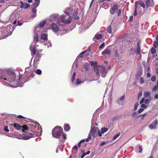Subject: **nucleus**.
Returning a JSON list of instances; mask_svg holds the SVG:
<instances>
[{"label": "nucleus", "mask_w": 158, "mask_h": 158, "mask_svg": "<svg viewBox=\"0 0 158 158\" xmlns=\"http://www.w3.org/2000/svg\"><path fill=\"white\" fill-rule=\"evenodd\" d=\"M59 16L56 15L54 16L53 18L55 19H57V22L59 25H63L64 24H69L71 21L72 19L70 17H69L66 20L67 17L65 15H62L59 17Z\"/></svg>", "instance_id": "obj_1"}, {"label": "nucleus", "mask_w": 158, "mask_h": 158, "mask_svg": "<svg viewBox=\"0 0 158 158\" xmlns=\"http://www.w3.org/2000/svg\"><path fill=\"white\" fill-rule=\"evenodd\" d=\"M7 75L5 76L4 77L2 76H0V77L3 79L4 81L7 80L10 82L17 83V81H16V75L13 72L11 71H8L7 72Z\"/></svg>", "instance_id": "obj_2"}, {"label": "nucleus", "mask_w": 158, "mask_h": 158, "mask_svg": "<svg viewBox=\"0 0 158 158\" xmlns=\"http://www.w3.org/2000/svg\"><path fill=\"white\" fill-rule=\"evenodd\" d=\"M94 71L97 75H99V72L101 73V76L104 78L105 77L107 72V70L104 66H94Z\"/></svg>", "instance_id": "obj_3"}, {"label": "nucleus", "mask_w": 158, "mask_h": 158, "mask_svg": "<svg viewBox=\"0 0 158 158\" xmlns=\"http://www.w3.org/2000/svg\"><path fill=\"white\" fill-rule=\"evenodd\" d=\"M63 130L60 126H56L52 130V135L53 137L56 138H59L63 133Z\"/></svg>", "instance_id": "obj_4"}, {"label": "nucleus", "mask_w": 158, "mask_h": 158, "mask_svg": "<svg viewBox=\"0 0 158 158\" xmlns=\"http://www.w3.org/2000/svg\"><path fill=\"white\" fill-rule=\"evenodd\" d=\"M119 8V6L117 5H114L111 7L110 10V12L111 14L114 15L116 11H117Z\"/></svg>", "instance_id": "obj_5"}, {"label": "nucleus", "mask_w": 158, "mask_h": 158, "mask_svg": "<svg viewBox=\"0 0 158 158\" xmlns=\"http://www.w3.org/2000/svg\"><path fill=\"white\" fill-rule=\"evenodd\" d=\"M158 123V121L157 119H155L151 124L148 126L151 129H156L157 127L156 125Z\"/></svg>", "instance_id": "obj_6"}, {"label": "nucleus", "mask_w": 158, "mask_h": 158, "mask_svg": "<svg viewBox=\"0 0 158 158\" xmlns=\"http://www.w3.org/2000/svg\"><path fill=\"white\" fill-rule=\"evenodd\" d=\"M11 34L12 32L9 31V29L7 28L4 29V33H2L1 35L3 36V38H4L8 35H10Z\"/></svg>", "instance_id": "obj_7"}, {"label": "nucleus", "mask_w": 158, "mask_h": 158, "mask_svg": "<svg viewBox=\"0 0 158 158\" xmlns=\"http://www.w3.org/2000/svg\"><path fill=\"white\" fill-rule=\"evenodd\" d=\"M37 135L33 134L32 133L30 134L29 135H25L23 134V135L22 137V139L24 140L28 139L31 137H35V135Z\"/></svg>", "instance_id": "obj_8"}, {"label": "nucleus", "mask_w": 158, "mask_h": 158, "mask_svg": "<svg viewBox=\"0 0 158 158\" xmlns=\"http://www.w3.org/2000/svg\"><path fill=\"white\" fill-rule=\"evenodd\" d=\"M98 128L97 127H94L91 129L90 132L92 133V136L95 137L97 135V133L98 131Z\"/></svg>", "instance_id": "obj_9"}, {"label": "nucleus", "mask_w": 158, "mask_h": 158, "mask_svg": "<svg viewBox=\"0 0 158 158\" xmlns=\"http://www.w3.org/2000/svg\"><path fill=\"white\" fill-rule=\"evenodd\" d=\"M145 5L148 7H153L154 6V2L152 0H146Z\"/></svg>", "instance_id": "obj_10"}, {"label": "nucleus", "mask_w": 158, "mask_h": 158, "mask_svg": "<svg viewBox=\"0 0 158 158\" xmlns=\"http://www.w3.org/2000/svg\"><path fill=\"white\" fill-rule=\"evenodd\" d=\"M140 41H138L137 43V49L136 51L137 53H136V54L139 55L140 56L141 55L140 52L141 48L140 47Z\"/></svg>", "instance_id": "obj_11"}, {"label": "nucleus", "mask_w": 158, "mask_h": 158, "mask_svg": "<svg viewBox=\"0 0 158 158\" xmlns=\"http://www.w3.org/2000/svg\"><path fill=\"white\" fill-rule=\"evenodd\" d=\"M52 30L56 32L59 31L58 27L55 24L52 23L51 25Z\"/></svg>", "instance_id": "obj_12"}, {"label": "nucleus", "mask_w": 158, "mask_h": 158, "mask_svg": "<svg viewBox=\"0 0 158 158\" xmlns=\"http://www.w3.org/2000/svg\"><path fill=\"white\" fill-rule=\"evenodd\" d=\"M11 125L13 126L14 128L17 130H20L22 129V126H20L19 124L14 123L12 124Z\"/></svg>", "instance_id": "obj_13"}, {"label": "nucleus", "mask_w": 158, "mask_h": 158, "mask_svg": "<svg viewBox=\"0 0 158 158\" xmlns=\"http://www.w3.org/2000/svg\"><path fill=\"white\" fill-rule=\"evenodd\" d=\"M114 26L113 25L111 24L107 28V31L110 33H111L112 31L114 30Z\"/></svg>", "instance_id": "obj_14"}, {"label": "nucleus", "mask_w": 158, "mask_h": 158, "mask_svg": "<svg viewBox=\"0 0 158 158\" xmlns=\"http://www.w3.org/2000/svg\"><path fill=\"white\" fill-rule=\"evenodd\" d=\"M78 9L77 8L74 10V12L73 14V16L74 17H76L74 18V19H79V17L78 16H77L78 14Z\"/></svg>", "instance_id": "obj_15"}, {"label": "nucleus", "mask_w": 158, "mask_h": 158, "mask_svg": "<svg viewBox=\"0 0 158 158\" xmlns=\"http://www.w3.org/2000/svg\"><path fill=\"white\" fill-rule=\"evenodd\" d=\"M111 53V50L109 48H106L105 50L103 51L102 54L103 55L104 54L109 55Z\"/></svg>", "instance_id": "obj_16"}, {"label": "nucleus", "mask_w": 158, "mask_h": 158, "mask_svg": "<svg viewBox=\"0 0 158 158\" xmlns=\"http://www.w3.org/2000/svg\"><path fill=\"white\" fill-rule=\"evenodd\" d=\"M138 7V4L137 2H136L135 3V8L134 10V16H136L137 15V7Z\"/></svg>", "instance_id": "obj_17"}, {"label": "nucleus", "mask_w": 158, "mask_h": 158, "mask_svg": "<svg viewBox=\"0 0 158 158\" xmlns=\"http://www.w3.org/2000/svg\"><path fill=\"white\" fill-rule=\"evenodd\" d=\"M73 10V9H71V8L68 7L67 8V9L65 11V13L68 15H69L71 14V11Z\"/></svg>", "instance_id": "obj_18"}, {"label": "nucleus", "mask_w": 158, "mask_h": 158, "mask_svg": "<svg viewBox=\"0 0 158 158\" xmlns=\"http://www.w3.org/2000/svg\"><path fill=\"white\" fill-rule=\"evenodd\" d=\"M70 129V127L69 124H65L64 126V129L65 131H68Z\"/></svg>", "instance_id": "obj_19"}, {"label": "nucleus", "mask_w": 158, "mask_h": 158, "mask_svg": "<svg viewBox=\"0 0 158 158\" xmlns=\"http://www.w3.org/2000/svg\"><path fill=\"white\" fill-rule=\"evenodd\" d=\"M22 129L21 130H22V131L23 132L25 133L26 132V131L28 130V128L27 125H23V126H22Z\"/></svg>", "instance_id": "obj_20"}, {"label": "nucleus", "mask_w": 158, "mask_h": 158, "mask_svg": "<svg viewBox=\"0 0 158 158\" xmlns=\"http://www.w3.org/2000/svg\"><path fill=\"white\" fill-rule=\"evenodd\" d=\"M89 50H86L85 51L82 52L81 53H80L78 56V57L79 58H83V55L85 53L87 52Z\"/></svg>", "instance_id": "obj_21"}, {"label": "nucleus", "mask_w": 158, "mask_h": 158, "mask_svg": "<svg viewBox=\"0 0 158 158\" xmlns=\"http://www.w3.org/2000/svg\"><path fill=\"white\" fill-rule=\"evenodd\" d=\"M41 39L44 40H48L47 35L46 34H42L41 36Z\"/></svg>", "instance_id": "obj_22"}, {"label": "nucleus", "mask_w": 158, "mask_h": 158, "mask_svg": "<svg viewBox=\"0 0 158 158\" xmlns=\"http://www.w3.org/2000/svg\"><path fill=\"white\" fill-rule=\"evenodd\" d=\"M31 55L32 56H33L34 55L36 52V49L35 47H33L32 48L31 50Z\"/></svg>", "instance_id": "obj_23"}, {"label": "nucleus", "mask_w": 158, "mask_h": 158, "mask_svg": "<svg viewBox=\"0 0 158 158\" xmlns=\"http://www.w3.org/2000/svg\"><path fill=\"white\" fill-rule=\"evenodd\" d=\"M39 52H38V53H36V58L35 59V60L36 61H39L40 60V59L41 57V56L40 55V54H39Z\"/></svg>", "instance_id": "obj_24"}, {"label": "nucleus", "mask_w": 158, "mask_h": 158, "mask_svg": "<svg viewBox=\"0 0 158 158\" xmlns=\"http://www.w3.org/2000/svg\"><path fill=\"white\" fill-rule=\"evenodd\" d=\"M143 72L142 69H140L138 71L137 73V75L138 77L140 76L142 74Z\"/></svg>", "instance_id": "obj_25"}, {"label": "nucleus", "mask_w": 158, "mask_h": 158, "mask_svg": "<svg viewBox=\"0 0 158 158\" xmlns=\"http://www.w3.org/2000/svg\"><path fill=\"white\" fill-rule=\"evenodd\" d=\"M102 35L100 34H97L95 35V37L97 40H99L102 38Z\"/></svg>", "instance_id": "obj_26"}, {"label": "nucleus", "mask_w": 158, "mask_h": 158, "mask_svg": "<svg viewBox=\"0 0 158 158\" xmlns=\"http://www.w3.org/2000/svg\"><path fill=\"white\" fill-rule=\"evenodd\" d=\"M108 130V129L106 127H102L101 129V131L102 133L103 134Z\"/></svg>", "instance_id": "obj_27"}, {"label": "nucleus", "mask_w": 158, "mask_h": 158, "mask_svg": "<svg viewBox=\"0 0 158 158\" xmlns=\"http://www.w3.org/2000/svg\"><path fill=\"white\" fill-rule=\"evenodd\" d=\"M138 4H139L140 6H142L143 8H144L145 7V5L144 3L143 2L139 1Z\"/></svg>", "instance_id": "obj_28"}, {"label": "nucleus", "mask_w": 158, "mask_h": 158, "mask_svg": "<svg viewBox=\"0 0 158 158\" xmlns=\"http://www.w3.org/2000/svg\"><path fill=\"white\" fill-rule=\"evenodd\" d=\"M144 96L145 98H150V93L148 92H145L144 93Z\"/></svg>", "instance_id": "obj_29"}, {"label": "nucleus", "mask_w": 158, "mask_h": 158, "mask_svg": "<svg viewBox=\"0 0 158 158\" xmlns=\"http://www.w3.org/2000/svg\"><path fill=\"white\" fill-rule=\"evenodd\" d=\"M156 50L154 47H152L151 50V53L152 54H154L156 52Z\"/></svg>", "instance_id": "obj_30"}, {"label": "nucleus", "mask_w": 158, "mask_h": 158, "mask_svg": "<svg viewBox=\"0 0 158 158\" xmlns=\"http://www.w3.org/2000/svg\"><path fill=\"white\" fill-rule=\"evenodd\" d=\"M34 41L36 42H38V34H36L35 36H34Z\"/></svg>", "instance_id": "obj_31"}, {"label": "nucleus", "mask_w": 158, "mask_h": 158, "mask_svg": "<svg viewBox=\"0 0 158 158\" xmlns=\"http://www.w3.org/2000/svg\"><path fill=\"white\" fill-rule=\"evenodd\" d=\"M35 73L38 75H41L42 74V71L40 69H37L35 71Z\"/></svg>", "instance_id": "obj_32"}, {"label": "nucleus", "mask_w": 158, "mask_h": 158, "mask_svg": "<svg viewBox=\"0 0 158 158\" xmlns=\"http://www.w3.org/2000/svg\"><path fill=\"white\" fill-rule=\"evenodd\" d=\"M46 23V22L45 21H43L40 23L39 24V26L40 27H43L44 25Z\"/></svg>", "instance_id": "obj_33"}, {"label": "nucleus", "mask_w": 158, "mask_h": 158, "mask_svg": "<svg viewBox=\"0 0 158 158\" xmlns=\"http://www.w3.org/2000/svg\"><path fill=\"white\" fill-rule=\"evenodd\" d=\"M153 45L155 48H156L158 46V42L156 41H155L153 42Z\"/></svg>", "instance_id": "obj_34"}, {"label": "nucleus", "mask_w": 158, "mask_h": 158, "mask_svg": "<svg viewBox=\"0 0 158 158\" xmlns=\"http://www.w3.org/2000/svg\"><path fill=\"white\" fill-rule=\"evenodd\" d=\"M40 4V2H35L33 3V6H35V7H38Z\"/></svg>", "instance_id": "obj_35"}, {"label": "nucleus", "mask_w": 158, "mask_h": 158, "mask_svg": "<svg viewBox=\"0 0 158 158\" xmlns=\"http://www.w3.org/2000/svg\"><path fill=\"white\" fill-rule=\"evenodd\" d=\"M105 45V43L104 42L102 43L101 44L99 47V48L100 49L103 48Z\"/></svg>", "instance_id": "obj_36"}, {"label": "nucleus", "mask_w": 158, "mask_h": 158, "mask_svg": "<svg viewBox=\"0 0 158 158\" xmlns=\"http://www.w3.org/2000/svg\"><path fill=\"white\" fill-rule=\"evenodd\" d=\"M139 103L138 102L136 103L135 104L134 107V110L135 111L137 109V107L139 106Z\"/></svg>", "instance_id": "obj_37"}, {"label": "nucleus", "mask_w": 158, "mask_h": 158, "mask_svg": "<svg viewBox=\"0 0 158 158\" xmlns=\"http://www.w3.org/2000/svg\"><path fill=\"white\" fill-rule=\"evenodd\" d=\"M151 80L153 81L154 82L156 80V77L155 75L153 76L151 78Z\"/></svg>", "instance_id": "obj_38"}, {"label": "nucleus", "mask_w": 158, "mask_h": 158, "mask_svg": "<svg viewBox=\"0 0 158 158\" xmlns=\"http://www.w3.org/2000/svg\"><path fill=\"white\" fill-rule=\"evenodd\" d=\"M120 135V133H118L116 135H115L113 138V139H115L118 137Z\"/></svg>", "instance_id": "obj_39"}, {"label": "nucleus", "mask_w": 158, "mask_h": 158, "mask_svg": "<svg viewBox=\"0 0 158 158\" xmlns=\"http://www.w3.org/2000/svg\"><path fill=\"white\" fill-rule=\"evenodd\" d=\"M30 6V4L26 3V4H25L24 5V8L25 9H27L28 7H29Z\"/></svg>", "instance_id": "obj_40"}, {"label": "nucleus", "mask_w": 158, "mask_h": 158, "mask_svg": "<svg viewBox=\"0 0 158 158\" xmlns=\"http://www.w3.org/2000/svg\"><path fill=\"white\" fill-rule=\"evenodd\" d=\"M21 5L20 6V7L21 8H24V5L22 1H21L20 2Z\"/></svg>", "instance_id": "obj_41"}, {"label": "nucleus", "mask_w": 158, "mask_h": 158, "mask_svg": "<svg viewBox=\"0 0 158 158\" xmlns=\"http://www.w3.org/2000/svg\"><path fill=\"white\" fill-rule=\"evenodd\" d=\"M121 13V9H119L117 11V16H119Z\"/></svg>", "instance_id": "obj_42"}, {"label": "nucleus", "mask_w": 158, "mask_h": 158, "mask_svg": "<svg viewBox=\"0 0 158 158\" xmlns=\"http://www.w3.org/2000/svg\"><path fill=\"white\" fill-rule=\"evenodd\" d=\"M7 126H5L4 128V130L6 132H8L9 131V130Z\"/></svg>", "instance_id": "obj_43"}, {"label": "nucleus", "mask_w": 158, "mask_h": 158, "mask_svg": "<svg viewBox=\"0 0 158 158\" xmlns=\"http://www.w3.org/2000/svg\"><path fill=\"white\" fill-rule=\"evenodd\" d=\"M146 115H147V114L144 113L142 115H139V116H137V117H139L140 116H142V117L141 118V119H143V117Z\"/></svg>", "instance_id": "obj_44"}, {"label": "nucleus", "mask_w": 158, "mask_h": 158, "mask_svg": "<svg viewBox=\"0 0 158 158\" xmlns=\"http://www.w3.org/2000/svg\"><path fill=\"white\" fill-rule=\"evenodd\" d=\"M141 107L143 108V109H146L147 107V106H146L145 104H142L141 105Z\"/></svg>", "instance_id": "obj_45"}, {"label": "nucleus", "mask_w": 158, "mask_h": 158, "mask_svg": "<svg viewBox=\"0 0 158 158\" xmlns=\"http://www.w3.org/2000/svg\"><path fill=\"white\" fill-rule=\"evenodd\" d=\"M145 101V99L144 98H141V100H140L139 103L140 104H142Z\"/></svg>", "instance_id": "obj_46"}, {"label": "nucleus", "mask_w": 158, "mask_h": 158, "mask_svg": "<svg viewBox=\"0 0 158 158\" xmlns=\"http://www.w3.org/2000/svg\"><path fill=\"white\" fill-rule=\"evenodd\" d=\"M88 50H89L87 52L85 53L84 54H85V56H88L89 55V51L90 50V48H89L88 49Z\"/></svg>", "instance_id": "obj_47"}, {"label": "nucleus", "mask_w": 158, "mask_h": 158, "mask_svg": "<svg viewBox=\"0 0 158 158\" xmlns=\"http://www.w3.org/2000/svg\"><path fill=\"white\" fill-rule=\"evenodd\" d=\"M37 10L36 7H34L32 8V11L33 13H35L36 12Z\"/></svg>", "instance_id": "obj_48"}, {"label": "nucleus", "mask_w": 158, "mask_h": 158, "mask_svg": "<svg viewBox=\"0 0 158 158\" xmlns=\"http://www.w3.org/2000/svg\"><path fill=\"white\" fill-rule=\"evenodd\" d=\"M98 135L99 136H101L102 135V133L101 131H100L99 129H98V131H97Z\"/></svg>", "instance_id": "obj_49"}, {"label": "nucleus", "mask_w": 158, "mask_h": 158, "mask_svg": "<svg viewBox=\"0 0 158 158\" xmlns=\"http://www.w3.org/2000/svg\"><path fill=\"white\" fill-rule=\"evenodd\" d=\"M143 110L144 109L143 108L140 109L138 110V112L139 114H140L143 111Z\"/></svg>", "instance_id": "obj_50"}, {"label": "nucleus", "mask_w": 158, "mask_h": 158, "mask_svg": "<svg viewBox=\"0 0 158 158\" xmlns=\"http://www.w3.org/2000/svg\"><path fill=\"white\" fill-rule=\"evenodd\" d=\"M115 56L116 58H118L119 57L118 53L117 51H116L115 54Z\"/></svg>", "instance_id": "obj_51"}, {"label": "nucleus", "mask_w": 158, "mask_h": 158, "mask_svg": "<svg viewBox=\"0 0 158 158\" xmlns=\"http://www.w3.org/2000/svg\"><path fill=\"white\" fill-rule=\"evenodd\" d=\"M17 117L19 118L26 119V118L21 115H19L17 116Z\"/></svg>", "instance_id": "obj_52"}, {"label": "nucleus", "mask_w": 158, "mask_h": 158, "mask_svg": "<svg viewBox=\"0 0 158 158\" xmlns=\"http://www.w3.org/2000/svg\"><path fill=\"white\" fill-rule=\"evenodd\" d=\"M81 83V81L80 79H79L78 78L77 79V82H76L77 84H80Z\"/></svg>", "instance_id": "obj_53"}, {"label": "nucleus", "mask_w": 158, "mask_h": 158, "mask_svg": "<svg viewBox=\"0 0 158 158\" xmlns=\"http://www.w3.org/2000/svg\"><path fill=\"white\" fill-rule=\"evenodd\" d=\"M142 93L141 91H139L138 94V98H139L141 96H142Z\"/></svg>", "instance_id": "obj_54"}, {"label": "nucleus", "mask_w": 158, "mask_h": 158, "mask_svg": "<svg viewBox=\"0 0 158 158\" xmlns=\"http://www.w3.org/2000/svg\"><path fill=\"white\" fill-rule=\"evenodd\" d=\"M144 102L146 104H148L150 102V101L149 99H146L144 101Z\"/></svg>", "instance_id": "obj_55"}, {"label": "nucleus", "mask_w": 158, "mask_h": 158, "mask_svg": "<svg viewBox=\"0 0 158 158\" xmlns=\"http://www.w3.org/2000/svg\"><path fill=\"white\" fill-rule=\"evenodd\" d=\"M91 64L92 65H95L97 64V62L96 61L95 62H94V61H91Z\"/></svg>", "instance_id": "obj_56"}, {"label": "nucleus", "mask_w": 158, "mask_h": 158, "mask_svg": "<svg viewBox=\"0 0 158 158\" xmlns=\"http://www.w3.org/2000/svg\"><path fill=\"white\" fill-rule=\"evenodd\" d=\"M139 153H141L142 152L143 149L142 148V146H139Z\"/></svg>", "instance_id": "obj_57"}, {"label": "nucleus", "mask_w": 158, "mask_h": 158, "mask_svg": "<svg viewBox=\"0 0 158 158\" xmlns=\"http://www.w3.org/2000/svg\"><path fill=\"white\" fill-rule=\"evenodd\" d=\"M140 81L141 83H143L144 82V79L142 77L140 78Z\"/></svg>", "instance_id": "obj_58"}, {"label": "nucleus", "mask_w": 158, "mask_h": 158, "mask_svg": "<svg viewBox=\"0 0 158 158\" xmlns=\"http://www.w3.org/2000/svg\"><path fill=\"white\" fill-rule=\"evenodd\" d=\"M124 98H125V96L124 95H123L122 96L120 97V99L121 100H124Z\"/></svg>", "instance_id": "obj_59"}, {"label": "nucleus", "mask_w": 158, "mask_h": 158, "mask_svg": "<svg viewBox=\"0 0 158 158\" xmlns=\"http://www.w3.org/2000/svg\"><path fill=\"white\" fill-rule=\"evenodd\" d=\"M133 20V16H130V18L129 19V21L130 22H132Z\"/></svg>", "instance_id": "obj_60"}, {"label": "nucleus", "mask_w": 158, "mask_h": 158, "mask_svg": "<svg viewBox=\"0 0 158 158\" xmlns=\"http://www.w3.org/2000/svg\"><path fill=\"white\" fill-rule=\"evenodd\" d=\"M87 138L89 139H91V135L90 133L89 134L88 136V137Z\"/></svg>", "instance_id": "obj_61"}, {"label": "nucleus", "mask_w": 158, "mask_h": 158, "mask_svg": "<svg viewBox=\"0 0 158 158\" xmlns=\"http://www.w3.org/2000/svg\"><path fill=\"white\" fill-rule=\"evenodd\" d=\"M75 77H72V78H71V81H72V82H74V81L75 79Z\"/></svg>", "instance_id": "obj_62"}, {"label": "nucleus", "mask_w": 158, "mask_h": 158, "mask_svg": "<svg viewBox=\"0 0 158 158\" xmlns=\"http://www.w3.org/2000/svg\"><path fill=\"white\" fill-rule=\"evenodd\" d=\"M86 155L85 153H83V154L81 156V158H83Z\"/></svg>", "instance_id": "obj_63"}, {"label": "nucleus", "mask_w": 158, "mask_h": 158, "mask_svg": "<svg viewBox=\"0 0 158 158\" xmlns=\"http://www.w3.org/2000/svg\"><path fill=\"white\" fill-rule=\"evenodd\" d=\"M154 98L155 99H158V94H156L155 95Z\"/></svg>", "instance_id": "obj_64"}]
</instances>
